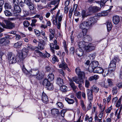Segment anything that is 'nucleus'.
Here are the masks:
<instances>
[{
    "instance_id": "1",
    "label": "nucleus",
    "mask_w": 122,
    "mask_h": 122,
    "mask_svg": "<svg viewBox=\"0 0 122 122\" xmlns=\"http://www.w3.org/2000/svg\"><path fill=\"white\" fill-rule=\"evenodd\" d=\"M7 58L9 63L10 64H14L16 62H21L18 55L15 56L12 52L8 53L7 55Z\"/></svg>"
},
{
    "instance_id": "2",
    "label": "nucleus",
    "mask_w": 122,
    "mask_h": 122,
    "mask_svg": "<svg viewBox=\"0 0 122 122\" xmlns=\"http://www.w3.org/2000/svg\"><path fill=\"white\" fill-rule=\"evenodd\" d=\"M60 14V10H58L56 14V15L55 17V20L53 21L55 25H57V28L58 29H60L61 27V24L59 22L61 21L63 17L62 15H59Z\"/></svg>"
},
{
    "instance_id": "3",
    "label": "nucleus",
    "mask_w": 122,
    "mask_h": 122,
    "mask_svg": "<svg viewBox=\"0 0 122 122\" xmlns=\"http://www.w3.org/2000/svg\"><path fill=\"white\" fill-rule=\"evenodd\" d=\"M28 50L25 48H23L21 52L19 53L18 55L21 62L27 56Z\"/></svg>"
},
{
    "instance_id": "4",
    "label": "nucleus",
    "mask_w": 122,
    "mask_h": 122,
    "mask_svg": "<svg viewBox=\"0 0 122 122\" xmlns=\"http://www.w3.org/2000/svg\"><path fill=\"white\" fill-rule=\"evenodd\" d=\"M4 21L6 25L4 24L2 25L3 28L9 29H12L15 27V24L10 22L9 19L8 20H5Z\"/></svg>"
},
{
    "instance_id": "5",
    "label": "nucleus",
    "mask_w": 122,
    "mask_h": 122,
    "mask_svg": "<svg viewBox=\"0 0 122 122\" xmlns=\"http://www.w3.org/2000/svg\"><path fill=\"white\" fill-rule=\"evenodd\" d=\"M89 26H90L89 24L87 21L84 22L80 25V28L83 30L82 33L83 36L86 35L87 31V29L86 28V27Z\"/></svg>"
},
{
    "instance_id": "6",
    "label": "nucleus",
    "mask_w": 122,
    "mask_h": 122,
    "mask_svg": "<svg viewBox=\"0 0 122 122\" xmlns=\"http://www.w3.org/2000/svg\"><path fill=\"white\" fill-rule=\"evenodd\" d=\"M116 63L115 61L112 60L110 62L109 65L108 69L109 72H111L114 71L116 69Z\"/></svg>"
},
{
    "instance_id": "7",
    "label": "nucleus",
    "mask_w": 122,
    "mask_h": 122,
    "mask_svg": "<svg viewBox=\"0 0 122 122\" xmlns=\"http://www.w3.org/2000/svg\"><path fill=\"white\" fill-rule=\"evenodd\" d=\"M76 74L79 77L81 78H85V74L83 72L81 71L80 68L79 67H77L75 70Z\"/></svg>"
},
{
    "instance_id": "8",
    "label": "nucleus",
    "mask_w": 122,
    "mask_h": 122,
    "mask_svg": "<svg viewBox=\"0 0 122 122\" xmlns=\"http://www.w3.org/2000/svg\"><path fill=\"white\" fill-rule=\"evenodd\" d=\"M95 48V45L92 43L88 44L87 46H85V49L88 52L94 50Z\"/></svg>"
},
{
    "instance_id": "9",
    "label": "nucleus",
    "mask_w": 122,
    "mask_h": 122,
    "mask_svg": "<svg viewBox=\"0 0 122 122\" xmlns=\"http://www.w3.org/2000/svg\"><path fill=\"white\" fill-rule=\"evenodd\" d=\"M97 20V17L96 16H95L89 19L88 21H87L90 26L96 23Z\"/></svg>"
},
{
    "instance_id": "10",
    "label": "nucleus",
    "mask_w": 122,
    "mask_h": 122,
    "mask_svg": "<svg viewBox=\"0 0 122 122\" xmlns=\"http://www.w3.org/2000/svg\"><path fill=\"white\" fill-rule=\"evenodd\" d=\"M14 9L15 11V15L16 16H18L19 13H20L21 11V8L18 5H14Z\"/></svg>"
},
{
    "instance_id": "11",
    "label": "nucleus",
    "mask_w": 122,
    "mask_h": 122,
    "mask_svg": "<svg viewBox=\"0 0 122 122\" xmlns=\"http://www.w3.org/2000/svg\"><path fill=\"white\" fill-rule=\"evenodd\" d=\"M101 9V8L97 6H92L89 7L88 10L90 12L92 11L95 12L99 11Z\"/></svg>"
},
{
    "instance_id": "12",
    "label": "nucleus",
    "mask_w": 122,
    "mask_h": 122,
    "mask_svg": "<svg viewBox=\"0 0 122 122\" xmlns=\"http://www.w3.org/2000/svg\"><path fill=\"white\" fill-rule=\"evenodd\" d=\"M39 73V71L38 69H32L29 72V74L31 76H35L37 75Z\"/></svg>"
},
{
    "instance_id": "13",
    "label": "nucleus",
    "mask_w": 122,
    "mask_h": 122,
    "mask_svg": "<svg viewBox=\"0 0 122 122\" xmlns=\"http://www.w3.org/2000/svg\"><path fill=\"white\" fill-rule=\"evenodd\" d=\"M59 67L60 68L64 69H66L68 70L69 69L67 67V66L66 64L64 62L63 59L61 60V63L59 65Z\"/></svg>"
},
{
    "instance_id": "14",
    "label": "nucleus",
    "mask_w": 122,
    "mask_h": 122,
    "mask_svg": "<svg viewBox=\"0 0 122 122\" xmlns=\"http://www.w3.org/2000/svg\"><path fill=\"white\" fill-rule=\"evenodd\" d=\"M87 95L89 102H92L93 97L92 92L91 90L88 89L87 91Z\"/></svg>"
},
{
    "instance_id": "15",
    "label": "nucleus",
    "mask_w": 122,
    "mask_h": 122,
    "mask_svg": "<svg viewBox=\"0 0 122 122\" xmlns=\"http://www.w3.org/2000/svg\"><path fill=\"white\" fill-rule=\"evenodd\" d=\"M43 45L41 44H40L38 45V47H32L31 46L30 44H28L27 45V48L28 49H29L30 48H31L33 50L35 49H37L38 48H39L41 49H43V47H42L41 46H42Z\"/></svg>"
},
{
    "instance_id": "16",
    "label": "nucleus",
    "mask_w": 122,
    "mask_h": 122,
    "mask_svg": "<svg viewBox=\"0 0 122 122\" xmlns=\"http://www.w3.org/2000/svg\"><path fill=\"white\" fill-rule=\"evenodd\" d=\"M10 41L5 39V37H3L0 39V44L4 43L5 45H6L9 43Z\"/></svg>"
},
{
    "instance_id": "17",
    "label": "nucleus",
    "mask_w": 122,
    "mask_h": 122,
    "mask_svg": "<svg viewBox=\"0 0 122 122\" xmlns=\"http://www.w3.org/2000/svg\"><path fill=\"white\" fill-rule=\"evenodd\" d=\"M103 71V69L102 67H97L95 69L94 71V73H101Z\"/></svg>"
},
{
    "instance_id": "18",
    "label": "nucleus",
    "mask_w": 122,
    "mask_h": 122,
    "mask_svg": "<svg viewBox=\"0 0 122 122\" xmlns=\"http://www.w3.org/2000/svg\"><path fill=\"white\" fill-rule=\"evenodd\" d=\"M120 18L117 16H114L113 18V23L115 24H117L120 21Z\"/></svg>"
},
{
    "instance_id": "19",
    "label": "nucleus",
    "mask_w": 122,
    "mask_h": 122,
    "mask_svg": "<svg viewBox=\"0 0 122 122\" xmlns=\"http://www.w3.org/2000/svg\"><path fill=\"white\" fill-rule=\"evenodd\" d=\"M53 89V84L51 83L50 82H47L46 84V89L49 90H52Z\"/></svg>"
},
{
    "instance_id": "20",
    "label": "nucleus",
    "mask_w": 122,
    "mask_h": 122,
    "mask_svg": "<svg viewBox=\"0 0 122 122\" xmlns=\"http://www.w3.org/2000/svg\"><path fill=\"white\" fill-rule=\"evenodd\" d=\"M70 86L74 91L76 88V86L75 85V84L73 82L72 80L70 78L69 80Z\"/></svg>"
},
{
    "instance_id": "21",
    "label": "nucleus",
    "mask_w": 122,
    "mask_h": 122,
    "mask_svg": "<svg viewBox=\"0 0 122 122\" xmlns=\"http://www.w3.org/2000/svg\"><path fill=\"white\" fill-rule=\"evenodd\" d=\"M83 39L85 42H87L88 41H91L92 39L90 36L87 35L84 37Z\"/></svg>"
},
{
    "instance_id": "22",
    "label": "nucleus",
    "mask_w": 122,
    "mask_h": 122,
    "mask_svg": "<svg viewBox=\"0 0 122 122\" xmlns=\"http://www.w3.org/2000/svg\"><path fill=\"white\" fill-rule=\"evenodd\" d=\"M108 15V13L107 11H103L101 13H99L97 14V16L99 17L102 16H105Z\"/></svg>"
},
{
    "instance_id": "23",
    "label": "nucleus",
    "mask_w": 122,
    "mask_h": 122,
    "mask_svg": "<svg viewBox=\"0 0 122 122\" xmlns=\"http://www.w3.org/2000/svg\"><path fill=\"white\" fill-rule=\"evenodd\" d=\"M54 78V75L52 74H49L47 76V82H50L52 81Z\"/></svg>"
},
{
    "instance_id": "24",
    "label": "nucleus",
    "mask_w": 122,
    "mask_h": 122,
    "mask_svg": "<svg viewBox=\"0 0 122 122\" xmlns=\"http://www.w3.org/2000/svg\"><path fill=\"white\" fill-rule=\"evenodd\" d=\"M99 77V76L98 75H95L94 76L90 77L88 79V80L90 81H92L94 80H97L98 79Z\"/></svg>"
},
{
    "instance_id": "25",
    "label": "nucleus",
    "mask_w": 122,
    "mask_h": 122,
    "mask_svg": "<svg viewBox=\"0 0 122 122\" xmlns=\"http://www.w3.org/2000/svg\"><path fill=\"white\" fill-rule=\"evenodd\" d=\"M98 64L97 61H94L92 62L90 65L95 69L98 66Z\"/></svg>"
},
{
    "instance_id": "26",
    "label": "nucleus",
    "mask_w": 122,
    "mask_h": 122,
    "mask_svg": "<svg viewBox=\"0 0 122 122\" xmlns=\"http://www.w3.org/2000/svg\"><path fill=\"white\" fill-rule=\"evenodd\" d=\"M85 42L84 41H80L78 43V46L79 48H84L85 47Z\"/></svg>"
},
{
    "instance_id": "27",
    "label": "nucleus",
    "mask_w": 122,
    "mask_h": 122,
    "mask_svg": "<svg viewBox=\"0 0 122 122\" xmlns=\"http://www.w3.org/2000/svg\"><path fill=\"white\" fill-rule=\"evenodd\" d=\"M56 83L60 86L62 85L63 83V80L59 77L57 78L56 80Z\"/></svg>"
},
{
    "instance_id": "28",
    "label": "nucleus",
    "mask_w": 122,
    "mask_h": 122,
    "mask_svg": "<svg viewBox=\"0 0 122 122\" xmlns=\"http://www.w3.org/2000/svg\"><path fill=\"white\" fill-rule=\"evenodd\" d=\"M91 90L92 91L94 92H97L99 90V89L95 85H93L92 87Z\"/></svg>"
},
{
    "instance_id": "29",
    "label": "nucleus",
    "mask_w": 122,
    "mask_h": 122,
    "mask_svg": "<svg viewBox=\"0 0 122 122\" xmlns=\"http://www.w3.org/2000/svg\"><path fill=\"white\" fill-rule=\"evenodd\" d=\"M76 53L78 56H81L83 55V52L82 49H80L77 50L76 51Z\"/></svg>"
},
{
    "instance_id": "30",
    "label": "nucleus",
    "mask_w": 122,
    "mask_h": 122,
    "mask_svg": "<svg viewBox=\"0 0 122 122\" xmlns=\"http://www.w3.org/2000/svg\"><path fill=\"white\" fill-rule=\"evenodd\" d=\"M53 54V55L52 58V61L53 63H55L56 62H58L59 59L55 55V54Z\"/></svg>"
},
{
    "instance_id": "31",
    "label": "nucleus",
    "mask_w": 122,
    "mask_h": 122,
    "mask_svg": "<svg viewBox=\"0 0 122 122\" xmlns=\"http://www.w3.org/2000/svg\"><path fill=\"white\" fill-rule=\"evenodd\" d=\"M65 100L69 104H72L74 102V101L73 99L68 98H66Z\"/></svg>"
},
{
    "instance_id": "32",
    "label": "nucleus",
    "mask_w": 122,
    "mask_h": 122,
    "mask_svg": "<svg viewBox=\"0 0 122 122\" xmlns=\"http://www.w3.org/2000/svg\"><path fill=\"white\" fill-rule=\"evenodd\" d=\"M51 113L54 115L55 114H58L59 113V112L58 110L56 109H53L51 110Z\"/></svg>"
},
{
    "instance_id": "33",
    "label": "nucleus",
    "mask_w": 122,
    "mask_h": 122,
    "mask_svg": "<svg viewBox=\"0 0 122 122\" xmlns=\"http://www.w3.org/2000/svg\"><path fill=\"white\" fill-rule=\"evenodd\" d=\"M109 69H105L104 70H103V71L102 72V75L104 76H105L108 75L109 73Z\"/></svg>"
},
{
    "instance_id": "34",
    "label": "nucleus",
    "mask_w": 122,
    "mask_h": 122,
    "mask_svg": "<svg viewBox=\"0 0 122 122\" xmlns=\"http://www.w3.org/2000/svg\"><path fill=\"white\" fill-rule=\"evenodd\" d=\"M35 55L38 56H43V54L39 51L37 50H35L34 52Z\"/></svg>"
},
{
    "instance_id": "35",
    "label": "nucleus",
    "mask_w": 122,
    "mask_h": 122,
    "mask_svg": "<svg viewBox=\"0 0 122 122\" xmlns=\"http://www.w3.org/2000/svg\"><path fill=\"white\" fill-rule=\"evenodd\" d=\"M44 75V73L43 72H42L39 73L36 77L37 79L41 80L42 79Z\"/></svg>"
},
{
    "instance_id": "36",
    "label": "nucleus",
    "mask_w": 122,
    "mask_h": 122,
    "mask_svg": "<svg viewBox=\"0 0 122 122\" xmlns=\"http://www.w3.org/2000/svg\"><path fill=\"white\" fill-rule=\"evenodd\" d=\"M107 30L108 31H110L112 29V25L110 22H107Z\"/></svg>"
},
{
    "instance_id": "37",
    "label": "nucleus",
    "mask_w": 122,
    "mask_h": 122,
    "mask_svg": "<svg viewBox=\"0 0 122 122\" xmlns=\"http://www.w3.org/2000/svg\"><path fill=\"white\" fill-rule=\"evenodd\" d=\"M22 43L21 41H19L15 43L14 45V46L15 48H17L20 47L22 44Z\"/></svg>"
},
{
    "instance_id": "38",
    "label": "nucleus",
    "mask_w": 122,
    "mask_h": 122,
    "mask_svg": "<svg viewBox=\"0 0 122 122\" xmlns=\"http://www.w3.org/2000/svg\"><path fill=\"white\" fill-rule=\"evenodd\" d=\"M59 1L60 0H55L52 1H51V3H50V4L48 5H46V7H47V6H48L47 7H50V5H51V4L52 5H54L57 3H59Z\"/></svg>"
},
{
    "instance_id": "39",
    "label": "nucleus",
    "mask_w": 122,
    "mask_h": 122,
    "mask_svg": "<svg viewBox=\"0 0 122 122\" xmlns=\"http://www.w3.org/2000/svg\"><path fill=\"white\" fill-rule=\"evenodd\" d=\"M81 16L83 19L87 16V15L86 13V11L85 10H82L81 14Z\"/></svg>"
},
{
    "instance_id": "40",
    "label": "nucleus",
    "mask_w": 122,
    "mask_h": 122,
    "mask_svg": "<svg viewBox=\"0 0 122 122\" xmlns=\"http://www.w3.org/2000/svg\"><path fill=\"white\" fill-rule=\"evenodd\" d=\"M72 81L75 82L76 83H79V80L78 78L76 76H75L72 78L71 79Z\"/></svg>"
},
{
    "instance_id": "41",
    "label": "nucleus",
    "mask_w": 122,
    "mask_h": 122,
    "mask_svg": "<svg viewBox=\"0 0 122 122\" xmlns=\"http://www.w3.org/2000/svg\"><path fill=\"white\" fill-rule=\"evenodd\" d=\"M54 45L52 43H51L50 44V47L51 48V50L53 54H54L55 53V51L54 50Z\"/></svg>"
},
{
    "instance_id": "42",
    "label": "nucleus",
    "mask_w": 122,
    "mask_h": 122,
    "mask_svg": "<svg viewBox=\"0 0 122 122\" xmlns=\"http://www.w3.org/2000/svg\"><path fill=\"white\" fill-rule=\"evenodd\" d=\"M4 7L6 10H8L11 8V6L9 3H6L5 4Z\"/></svg>"
},
{
    "instance_id": "43",
    "label": "nucleus",
    "mask_w": 122,
    "mask_h": 122,
    "mask_svg": "<svg viewBox=\"0 0 122 122\" xmlns=\"http://www.w3.org/2000/svg\"><path fill=\"white\" fill-rule=\"evenodd\" d=\"M112 92L113 95H116L117 92V87L116 86L113 87L112 88Z\"/></svg>"
},
{
    "instance_id": "44",
    "label": "nucleus",
    "mask_w": 122,
    "mask_h": 122,
    "mask_svg": "<svg viewBox=\"0 0 122 122\" xmlns=\"http://www.w3.org/2000/svg\"><path fill=\"white\" fill-rule=\"evenodd\" d=\"M76 96L77 98L79 99L81 98V92H78L76 93Z\"/></svg>"
},
{
    "instance_id": "45",
    "label": "nucleus",
    "mask_w": 122,
    "mask_h": 122,
    "mask_svg": "<svg viewBox=\"0 0 122 122\" xmlns=\"http://www.w3.org/2000/svg\"><path fill=\"white\" fill-rule=\"evenodd\" d=\"M56 106L60 108H62L64 107V105L62 102H58L56 103Z\"/></svg>"
},
{
    "instance_id": "46",
    "label": "nucleus",
    "mask_w": 122,
    "mask_h": 122,
    "mask_svg": "<svg viewBox=\"0 0 122 122\" xmlns=\"http://www.w3.org/2000/svg\"><path fill=\"white\" fill-rule=\"evenodd\" d=\"M60 90L62 91L65 92L67 90V87L65 85H62L60 87Z\"/></svg>"
},
{
    "instance_id": "47",
    "label": "nucleus",
    "mask_w": 122,
    "mask_h": 122,
    "mask_svg": "<svg viewBox=\"0 0 122 122\" xmlns=\"http://www.w3.org/2000/svg\"><path fill=\"white\" fill-rule=\"evenodd\" d=\"M100 84L102 87L106 88L108 87V86L106 85L105 81H103L100 82Z\"/></svg>"
},
{
    "instance_id": "48",
    "label": "nucleus",
    "mask_w": 122,
    "mask_h": 122,
    "mask_svg": "<svg viewBox=\"0 0 122 122\" xmlns=\"http://www.w3.org/2000/svg\"><path fill=\"white\" fill-rule=\"evenodd\" d=\"M5 14V15L8 16H11L12 15L11 13L8 10H6L4 11Z\"/></svg>"
},
{
    "instance_id": "49",
    "label": "nucleus",
    "mask_w": 122,
    "mask_h": 122,
    "mask_svg": "<svg viewBox=\"0 0 122 122\" xmlns=\"http://www.w3.org/2000/svg\"><path fill=\"white\" fill-rule=\"evenodd\" d=\"M48 64V65L46 67V70L48 71H50L51 69V65L50 64V63L48 61H47L46 62V64Z\"/></svg>"
},
{
    "instance_id": "50",
    "label": "nucleus",
    "mask_w": 122,
    "mask_h": 122,
    "mask_svg": "<svg viewBox=\"0 0 122 122\" xmlns=\"http://www.w3.org/2000/svg\"><path fill=\"white\" fill-rule=\"evenodd\" d=\"M95 69V68H94V67H93L90 64L88 67V70L90 72H93Z\"/></svg>"
},
{
    "instance_id": "51",
    "label": "nucleus",
    "mask_w": 122,
    "mask_h": 122,
    "mask_svg": "<svg viewBox=\"0 0 122 122\" xmlns=\"http://www.w3.org/2000/svg\"><path fill=\"white\" fill-rule=\"evenodd\" d=\"M28 6L29 7V8L30 10H33L34 9V6L33 4L32 3H30V5Z\"/></svg>"
},
{
    "instance_id": "52",
    "label": "nucleus",
    "mask_w": 122,
    "mask_h": 122,
    "mask_svg": "<svg viewBox=\"0 0 122 122\" xmlns=\"http://www.w3.org/2000/svg\"><path fill=\"white\" fill-rule=\"evenodd\" d=\"M23 24L25 26L27 27L29 25L30 23L28 21L26 20L23 22Z\"/></svg>"
},
{
    "instance_id": "53",
    "label": "nucleus",
    "mask_w": 122,
    "mask_h": 122,
    "mask_svg": "<svg viewBox=\"0 0 122 122\" xmlns=\"http://www.w3.org/2000/svg\"><path fill=\"white\" fill-rule=\"evenodd\" d=\"M90 82L89 80H86L85 81V86L86 88L89 87L90 86Z\"/></svg>"
},
{
    "instance_id": "54",
    "label": "nucleus",
    "mask_w": 122,
    "mask_h": 122,
    "mask_svg": "<svg viewBox=\"0 0 122 122\" xmlns=\"http://www.w3.org/2000/svg\"><path fill=\"white\" fill-rule=\"evenodd\" d=\"M45 94L44 93H43L42 95L41 96L42 98V101L44 102L45 103L46 102V99L45 98Z\"/></svg>"
},
{
    "instance_id": "55",
    "label": "nucleus",
    "mask_w": 122,
    "mask_h": 122,
    "mask_svg": "<svg viewBox=\"0 0 122 122\" xmlns=\"http://www.w3.org/2000/svg\"><path fill=\"white\" fill-rule=\"evenodd\" d=\"M112 108V106H111L109 108H108L107 109H106L105 110L106 113H110Z\"/></svg>"
},
{
    "instance_id": "56",
    "label": "nucleus",
    "mask_w": 122,
    "mask_h": 122,
    "mask_svg": "<svg viewBox=\"0 0 122 122\" xmlns=\"http://www.w3.org/2000/svg\"><path fill=\"white\" fill-rule=\"evenodd\" d=\"M34 32L36 35L38 36H39L40 35V31L37 30L35 29L34 30Z\"/></svg>"
},
{
    "instance_id": "57",
    "label": "nucleus",
    "mask_w": 122,
    "mask_h": 122,
    "mask_svg": "<svg viewBox=\"0 0 122 122\" xmlns=\"http://www.w3.org/2000/svg\"><path fill=\"white\" fill-rule=\"evenodd\" d=\"M66 112V111L65 109H63L61 112V116L62 117L64 116Z\"/></svg>"
},
{
    "instance_id": "58",
    "label": "nucleus",
    "mask_w": 122,
    "mask_h": 122,
    "mask_svg": "<svg viewBox=\"0 0 122 122\" xmlns=\"http://www.w3.org/2000/svg\"><path fill=\"white\" fill-rule=\"evenodd\" d=\"M107 81L108 82V85L109 86H111L113 84V83L112 82V80L110 79H107Z\"/></svg>"
},
{
    "instance_id": "59",
    "label": "nucleus",
    "mask_w": 122,
    "mask_h": 122,
    "mask_svg": "<svg viewBox=\"0 0 122 122\" xmlns=\"http://www.w3.org/2000/svg\"><path fill=\"white\" fill-rule=\"evenodd\" d=\"M121 104V101H120V99H119L117 101V102L116 105V106L117 107H120Z\"/></svg>"
},
{
    "instance_id": "60",
    "label": "nucleus",
    "mask_w": 122,
    "mask_h": 122,
    "mask_svg": "<svg viewBox=\"0 0 122 122\" xmlns=\"http://www.w3.org/2000/svg\"><path fill=\"white\" fill-rule=\"evenodd\" d=\"M75 52L74 48L73 47H71L70 50V53L72 54H73Z\"/></svg>"
},
{
    "instance_id": "61",
    "label": "nucleus",
    "mask_w": 122,
    "mask_h": 122,
    "mask_svg": "<svg viewBox=\"0 0 122 122\" xmlns=\"http://www.w3.org/2000/svg\"><path fill=\"white\" fill-rule=\"evenodd\" d=\"M117 86L119 88L122 87V81L118 83L117 84Z\"/></svg>"
},
{
    "instance_id": "62",
    "label": "nucleus",
    "mask_w": 122,
    "mask_h": 122,
    "mask_svg": "<svg viewBox=\"0 0 122 122\" xmlns=\"http://www.w3.org/2000/svg\"><path fill=\"white\" fill-rule=\"evenodd\" d=\"M118 97H116L114 98L112 100V103L113 104H115V103L118 99Z\"/></svg>"
},
{
    "instance_id": "63",
    "label": "nucleus",
    "mask_w": 122,
    "mask_h": 122,
    "mask_svg": "<svg viewBox=\"0 0 122 122\" xmlns=\"http://www.w3.org/2000/svg\"><path fill=\"white\" fill-rule=\"evenodd\" d=\"M15 36L16 40L18 41L20 40V39L21 38V36L20 35L16 34Z\"/></svg>"
},
{
    "instance_id": "64",
    "label": "nucleus",
    "mask_w": 122,
    "mask_h": 122,
    "mask_svg": "<svg viewBox=\"0 0 122 122\" xmlns=\"http://www.w3.org/2000/svg\"><path fill=\"white\" fill-rule=\"evenodd\" d=\"M13 2L14 5H18V4L19 2L18 0H13Z\"/></svg>"
}]
</instances>
